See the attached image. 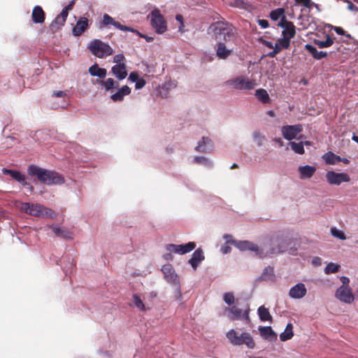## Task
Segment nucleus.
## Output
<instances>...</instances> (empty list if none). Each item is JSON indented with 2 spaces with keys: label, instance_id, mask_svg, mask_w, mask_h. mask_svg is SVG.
Masks as SVG:
<instances>
[{
  "label": "nucleus",
  "instance_id": "obj_1",
  "mask_svg": "<svg viewBox=\"0 0 358 358\" xmlns=\"http://www.w3.org/2000/svg\"><path fill=\"white\" fill-rule=\"evenodd\" d=\"M216 44V56L220 59H227L234 52L228 43L236 40V33L232 24L226 21H218L213 23L209 28Z\"/></svg>",
  "mask_w": 358,
  "mask_h": 358
},
{
  "label": "nucleus",
  "instance_id": "obj_2",
  "mask_svg": "<svg viewBox=\"0 0 358 358\" xmlns=\"http://www.w3.org/2000/svg\"><path fill=\"white\" fill-rule=\"evenodd\" d=\"M27 173L31 176H36L41 182L48 185H62L64 182V178L59 173L36 165H30L28 167Z\"/></svg>",
  "mask_w": 358,
  "mask_h": 358
},
{
  "label": "nucleus",
  "instance_id": "obj_3",
  "mask_svg": "<svg viewBox=\"0 0 358 358\" xmlns=\"http://www.w3.org/2000/svg\"><path fill=\"white\" fill-rule=\"evenodd\" d=\"M20 208L25 213L35 217L53 218L56 215L54 210L39 203H21Z\"/></svg>",
  "mask_w": 358,
  "mask_h": 358
},
{
  "label": "nucleus",
  "instance_id": "obj_4",
  "mask_svg": "<svg viewBox=\"0 0 358 358\" xmlns=\"http://www.w3.org/2000/svg\"><path fill=\"white\" fill-rule=\"evenodd\" d=\"M227 338L234 345H245L249 349H253L255 347V343L248 332H243L240 335L234 329H231L227 333Z\"/></svg>",
  "mask_w": 358,
  "mask_h": 358
},
{
  "label": "nucleus",
  "instance_id": "obj_5",
  "mask_svg": "<svg viewBox=\"0 0 358 358\" xmlns=\"http://www.w3.org/2000/svg\"><path fill=\"white\" fill-rule=\"evenodd\" d=\"M292 243V238L287 235H278L271 240L270 254H279L287 250Z\"/></svg>",
  "mask_w": 358,
  "mask_h": 358
},
{
  "label": "nucleus",
  "instance_id": "obj_6",
  "mask_svg": "<svg viewBox=\"0 0 358 358\" xmlns=\"http://www.w3.org/2000/svg\"><path fill=\"white\" fill-rule=\"evenodd\" d=\"M250 310L248 304L245 305L244 309H241L236 306L226 307L224 308V313L231 320H243L248 324L250 322L249 316Z\"/></svg>",
  "mask_w": 358,
  "mask_h": 358
},
{
  "label": "nucleus",
  "instance_id": "obj_7",
  "mask_svg": "<svg viewBox=\"0 0 358 358\" xmlns=\"http://www.w3.org/2000/svg\"><path fill=\"white\" fill-rule=\"evenodd\" d=\"M88 48L94 55L99 58L111 55L113 52V48L108 44L99 39L92 41Z\"/></svg>",
  "mask_w": 358,
  "mask_h": 358
},
{
  "label": "nucleus",
  "instance_id": "obj_8",
  "mask_svg": "<svg viewBox=\"0 0 358 358\" xmlns=\"http://www.w3.org/2000/svg\"><path fill=\"white\" fill-rule=\"evenodd\" d=\"M226 84L231 85L234 89L238 90H250L256 85L255 80H250L248 77L243 76L230 79L226 82Z\"/></svg>",
  "mask_w": 358,
  "mask_h": 358
},
{
  "label": "nucleus",
  "instance_id": "obj_9",
  "mask_svg": "<svg viewBox=\"0 0 358 358\" xmlns=\"http://www.w3.org/2000/svg\"><path fill=\"white\" fill-rule=\"evenodd\" d=\"M150 23L157 34H163L167 29L166 21L159 9H154L149 15Z\"/></svg>",
  "mask_w": 358,
  "mask_h": 358
},
{
  "label": "nucleus",
  "instance_id": "obj_10",
  "mask_svg": "<svg viewBox=\"0 0 358 358\" xmlns=\"http://www.w3.org/2000/svg\"><path fill=\"white\" fill-rule=\"evenodd\" d=\"M231 244L238 248L240 250H250L255 252L257 256L260 258H263L264 256L263 252L261 251L257 245L248 241H232Z\"/></svg>",
  "mask_w": 358,
  "mask_h": 358
},
{
  "label": "nucleus",
  "instance_id": "obj_11",
  "mask_svg": "<svg viewBox=\"0 0 358 358\" xmlns=\"http://www.w3.org/2000/svg\"><path fill=\"white\" fill-rule=\"evenodd\" d=\"M109 25H113L121 31H130V32H138L137 30L133 29L132 27L121 24L120 22L115 21L108 14H103V20L100 22V28L106 27Z\"/></svg>",
  "mask_w": 358,
  "mask_h": 358
},
{
  "label": "nucleus",
  "instance_id": "obj_12",
  "mask_svg": "<svg viewBox=\"0 0 358 358\" xmlns=\"http://www.w3.org/2000/svg\"><path fill=\"white\" fill-rule=\"evenodd\" d=\"M278 27L283 29L282 34L283 37L286 38L289 41L294 38L296 34V27L292 22L288 21L287 19H282L278 24Z\"/></svg>",
  "mask_w": 358,
  "mask_h": 358
},
{
  "label": "nucleus",
  "instance_id": "obj_13",
  "mask_svg": "<svg viewBox=\"0 0 358 358\" xmlns=\"http://www.w3.org/2000/svg\"><path fill=\"white\" fill-rule=\"evenodd\" d=\"M327 182L330 185H339L343 182H349L350 176L345 173H336L334 171H328L326 174Z\"/></svg>",
  "mask_w": 358,
  "mask_h": 358
},
{
  "label": "nucleus",
  "instance_id": "obj_14",
  "mask_svg": "<svg viewBox=\"0 0 358 358\" xmlns=\"http://www.w3.org/2000/svg\"><path fill=\"white\" fill-rule=\"evenodd\" d=\"M195 247L196 244L194 242H189L184 245L168 244L166 245V248L171 252H173L183 255L191 252L195 248Z\"/></svg>",
  "mask_w": 358,
  "mask_h": 358
},
{
  "label": "nucleus",
  "instance_id": "obj_15",
  "mask_svg": "<svg viewBox=\"0 0 358 358\" xmlns=\"http://www.w3.org/2000/svg\"><path fill=\"white\" fill-rule=\"evenodd\" d=\"M162 271L164 275L166 280L171 285H178L180 282L178 275L176 273L173 266L171 264H164L162 267Z\"/></svg>",
  "mask_w": 358,
  "mask_h": 358
},
{
  "label": "nucleus",
  "instance_id": "obj_16",
  "mask_svg": "<svg viewBox=\"0 0 358 358\" xmlns=\"http://www.w3.org/2000/svg\"><path fill=\"white\" fill-rule=\"evenodd\" d=\"M303 130L301 124L287 125L282 127V134L283 137L289 141L296 138L298 134Z\"/></svg>",
  "mask_w": 358,
  "mask_h": 358
},
{
  "label": "nucleus",
  "instance_id": "obj_17",
  "mask_svg": "<svg viewBox=\"0 0 358 358\" xmlns=\"http://www.w3.org/2000/svg\"><path fill=\"white\" fill-rule=\"evenodd\" d=\"M336 297L346 303H351L354 301V296L349 287L341 286L336 292Z\"/></svg>",
  "mask_w": 358,
  "mask_h": 358
},
{
  "label": "nucleus",
  "instance_id": "obj_18",
  "mask_svg": "<svg viewBox=\"0 0 358 358\" xmlns=\"http://www.w3.org/2000/svg\"><path fill=\"white\" fill-rule=\"evenodd\" d=\"M2 173L5 175L10 176L14 180L20 182L24 187L29 186L31 192L33 191V187L26 181L25 176L20 171L3 168L2 169Z\"/></svg>",
  "mask_w": 358,
  "mask_h": 358
},
{
  "label": "nucleus",
  "instance_id": "obj_19",
  "mask_svg": "<svg viewBox=\"0 0 358 358\" xmlns=\"http://www.w3.org/2000/svg\"><path fill=\"white\" fill-rule=\"evenodd\" d=\"M89 27V20L85 17H81L77 21L72 29V34L75 36H81Z\"/></svg>",
  "mask_w": 358,
  "mask_h": 358
},
{
  "label": "nucleus",
  "instance_id": "obj_20",
  "mask_svg": "<svg viewBox=\"0 0 358 358\" xmlns=\"http://www.w3.org/2000/svg\"><path fill=\"white\" fill-rule=\"evenodd\" d=\"M307 290L303 283H298L292 287L289 292V295L293 299H301L306 294Z\"/></svg>",
  "mask_w": 358,
  "mask_h": 358
},
{
  "label": "nucleus",
  "instance_id": "obj_21",
  "mask_svg": "<svg viewBox=\"0 0 358 358\" xmlns=\"http://www.w3.org/2000/svg\"><path fill=\"white\" fill-rule=\"evenodd\" d=\"M31 18L34 23L43 24L45 19V13L43 8L40 6H36L34 7Z\"/></svg>",
  "mask_w": 358,
  "mask_h": 358
},
{
  "label": "nucleus",
  "instance_id": "obj_22",
  "mask_svg": "<svg viewBox=\"0 0 358 358\" xmlns=\"http://www.w3.org/2000/svg\"><path fill=\"white\" fill-rule=\"evenodd\" d=\"M205 257L202 249H196L192 254V257L189 259V263L192 268L196 270L199 264L204 259Z\"/></svg>",
  "mask_w": 358,
  "mask_h": 358
},
{
  "label": "nucleus",
  "instance_id": "obj_23",
  "mask_svg": "<svg viewBox=\"0 0 358 358\" xmlns=\"http://www.w3.org/2000/svg\"><path fill=\"white\" fill-rule=\"evenodd\" d=\"M111 71L120 80L124 79L127 76V66L125 64L114 65L111 69Z\"/></svg>",
  "mask_w": 358,
  "mask_h": 358
},
{
  "label": "nucleus",
  "instance_id": "obj_24",
  "mask_svg": "<svg viewBox=\"0 0 358 358\" xmlns=\"http://www.w3.org/2000/svg\"><path fill=\"white\" fill-rule=\"evenodd\" d=\"M213 145L211 140L208 137H203L202 141L199 142L195 150L201 152H210L213 150Z\"/></svg>",
  "mask_w": 358,
  "mask_h": 358
},
{
  "label": "nucleus",
  "instance_id": "obj_25",
  "mask_svg": "<svg viewBox=\"0 0 358 358\" xmlns=\"http://www.w3.org/2000/svg\"><path fill=\"white\" fill-rule=\"evenodd\" d=\"M259 330L261 336L264 339L271 342L277 340V334L273 331L271 327H262Z\"/></svg>",
  "mask_w": 358,
  "mask_h": 358
},
{
  "label": "nucleus",
  "instance_id": "obj_26",
  "mask_svg": "<svg viewBox=\"0 0 358 358\" xmlns=\"http://www.w3.org/2000/svg\"><path fill=\"white\" fill-rule=\"evenodd\" d=\"M316 168L313 166L306 165L299 167L301 179L310 178L315 173Z\"/></svg>",
  "mask_w": 358,
  "mask_h": 358
},
{
  "label": "nucleus",
  "instance_id": "obj_27",
  "mask_svg": "<svg viewBox=\"0 0 358 358\" xmlns=\"http://www.w3.org/2000/svg\"><path fill=\"white\" fill-rule=\"evenodd\" d=\"M131 93V89L127 85L122 86L117 92L110 96V99L115 101H122L124 96L129 95Z\"/></svg>",
  "mask_w": 358,
  "mask_h": 358
},
{
  "label": "nucleus",
  "instance_id": "obj_28",
  "mask_svg": "<svg viewBox=\"0 0 358 358\" xmlns=\"http://www.w3.org/2000/svg\"><path fill=\"white\" fill-rule=\"evenodd\" d=\"M51 229L58 237H61L64 239H71L73 238V234L66 229L54 225L51 227Z\"/></svg>",
  "mask_w": 358,
  "mask_h": 358
},
{
  "label": "nucleus",
  "instance_id": "obj_29",
  "mask_svg": "<svg viewBox=\"0 0 358 358\" xmlns=\"http://www.w3.org/2000/svg\"><path fill=\"white\" fill-rule=\"evenodd\" d=\"M306 50H307L312 56L316 59H321L324 57H327L328 54L327 52L318 51L317 48L312 45L306 44L305 45Z\"/></svg>",
  "mask_w": 358,
  "mask_h": 358
},
{
  "label": "nucleus",
  "instance_id": "obj_30",
  "mask_svg": "<svg viewBox=\"0 0 358 358\" xmlns=\"http://www.w3.org/2000/svg\"><path fill=\"white\" fill-rule=\"evenodd\" d=\"M89 73L92 76H97L100 78H104L107 74L106 69L99 68V66L95 64L90 67Z\"/></svg>",
  "mask_w": 358,
  "mask_h": 358
},
{
  "label": "nucleus",
  "instance_id": "obj_31",
  "mask_svg": "<svg viewBox=\"0 0 358 358\" xmlns=\"http://www.w3.org/2000/svg\"><path fill=\"white\" fill-rule=\"evenodd\" d=\"M322 158L327 164H336L341 162V157L332 152L325 153Z\"/></svg>",
  "mask_w": 358,
  "mask_h": 358
},
{
  "label": "nucleus",
  "instance_id": "obj_32",
  "mask_svg": "<svg viewBox=\"0 0 358 358\" xmlns=\"http://www.w3.org/2000/svg\"><path fill=\"white\" fill-rule=\"evenodd\" d=\"M66 20L62 19L59 15L55 18V20L50 23V28L51 31L55 33L59 30L62 26L64 25Z\"/></svg>",
  "mask_w": 358,
  "mask_h": 358
},
{
  "label": "nucleus",
  "instance_id": "obj_33",
  "mask_svg": "<svg viewBox=\"0 0 358 358\" xmlns=\"http://www.w3.org/2000/svg\"><path fill=\"white\" fill-rule=\"evenodd\" d=\"M99 83L104 87L106 91H111L119 87V83L110 78L106 80H101Z\"/></svg>",
  "mask_w": 358,
  "mask_h": 358
},
{
  "label": "nucleus",
  "instance_id": "obj_34",
  "mask_svg": "<svg viewBox=\"0 0 358 358\" xmlns=\"http://www.w3.org/2000/svg\"><path fill=\"white\" fill-rule=\"evenodd\" d=\"M334 38L330 36L329 34L326 36V39L324 41L315 39L314 43L317 45L320 48H324L330 47L334 44Z\"/></svg>",
  "mask_w": 358,
  "mask_h": 358
},
{
  "label": "nucleus",
  "instance_id": "obj_35",
  "mask_svg": "<svg viewBox=\"0 0 358 358\" xmlns=\"http://www.w3.org/2000/svg\"><path fill=\"white\" fill-rule=\"evenodd\" d=\"M255 96L263 103H268L271 99L267 91L264 89H258L255 92Z\"/></svg>",
  "mask_w": 358,
  "mask_h": 358
},
{
  "label": "nucleus",
  "instance_id": "obj_36",
  "mask_svg": "<svg viewBox=\"0 0 358 358\" xmlns=\"http://www.w3.org/2000/svg\"><path fill=\"white\" fill-rule=\"evenodd\" d=\"M285 10L284 8H278L275 10H273L270 13L269 16H270L271 19L273 21H277L279 19H280V20H281L282 19H287L286 16L285 15Z\"/></svg>",
  "mask_w": 358,
  "mask_h": 358
},
{
  "label": "nucleus",
  "instance_id": "obj_37",
  "mask_svg": "<svg viewBox=\"0 0 358 358\" xmlns=\"http://www.w3.org/2000/svg\"><path fill=\"white\" fill-rule=\"evenodd\" d=\"M292 329V324L291 323H288L285 331L280 334V339L282 341H286L291 339L294 336Z\"/></svg>",
  "mask_w": 358,
  "mask_h": 358
},
{
  "label": "nucleus",
  "instance_id": "obj_38",
  "mask_svg": "<svg viewBox=\"0 0 358 358\" xmlns=\"http://www.w3.org/2000/svg\"><path fill=\"white\" fill-rule=\"evenodd\" d=\"M258 315L261 321H271L272 317L268 311V309L264 306L259 307Z\"/></svg>",
  "mask_w": 358,
  "mask_h": 358
},
{
  "label": "nucleus",
  "instance_id": "obj_39",
  "mask_svg": "<svg viewBox=\"0 0 358 358\" xmlns=\"http://www.w3.org/2000/svg\"><path fill=\"white\" fill-rule=\"evenodd\" d=\"M290 45V41H289L286 38H279L275 44L274 48H279V52L282 49H287Z\"/></svg>",
  "mask_w": 358,
  "mask_h": 358
},
{
  "label": "nucleus",
  "instance_id": "obj_40",
  "mask_svg": "<svg viewBox=\"0 0 358 358\" xmlns=\"http://www.w3.org/2000/svg\"><path fill=\"white\" fill-rule=\"evenodd\" d=\"M289 145H290L292 150L294 152L299 154V155H302L304 153V148H303V142L296 143V142L292 141L289 143Z\"/></svg>",
  "mask_w": 358,
  "mask_h": 358
},
{
  "label": "nucleus",
  "instance_id": "obj_41",
  "mask_svg": "<svg viewBox=\"0 0 358 358\" xmlns=\"http://www.w3.org/2000/svg\"><path fill=\"white\" fill-rule=\"evenodd\" d=\"M339 268L340 265L331 262L326 266L324 272L327 274L334 273L339 270Z\"/></svg>",
  "mask_w": 358,
  "mask_h": 358
},
{
  "label": "nucleus",
  "instance_id": "obj_42",
  "mask_svg": "<svg viewBox=\"0 0 358 358\" xmlns=\"http://www.w3.org/2000/svg\"><path fill=\"white\" fill-rule=\"evenodd\" d=\"M194 162L203 164L208 167H211L213 166L212 162L205 157H195L194 158Z\"/></svg>",
  "mask_w": 358,
  "mask_h": 358
},
{
  "label": "nucleus",
  "instance_id": "obj_43",
  "mask_svg": "<svg viewBox=\"0 0 358 358\" xmlns=\"http://www.w3.org/2000/svg\"><path fill=\"white\" fill-rule=\"evenodd\" d=\"M133 303H134V306L136 308H138V309H140L141 310H145L144 303H143L142 300L137 294H134L133 296Z\"/></svg>",
  "mask_w": 358,
  "mask_h": 358
},
{
  "label": "nucleus",
  "instance_id": "obj_44",
  "mask_svg": "<svg viewBox=\"0 0 358 358\" xmlns=\"http://www.w3.org/2000/svg\"><path fill=\"white\" fill-rule=\"evenodd\" d=\"M223 300L227 305L231 306L235 301L234 294L231 292L225 293L223 296Z\"/></svg>",
  "mask_w": 358,
  "mask_h": 358
},
{
  "label": "nucleus",
  "instance_id": "obj_45",
  "mask_svg": "<svg viewBox=\"0 0 358 358\" xmlns=\"http://www.w3.org/2000/svg\"><path fill=\"white\" fill-rule=\"evenodd\" d=\"M263 276L266 279H271L274 277V269L272 266H266L263 272Z\"/></svg>",
  "mask_w": 358,
  "mask_h": 358
},
{
  "label": "nucleus",
  "instance_id": "obj_46",
  "mask_svg": "<svg viewBox=\"0 0 358 358\" xmlns=\"http://www.w3.org/2000/svg\"><path fill=\"white\" fill-rule=\"evenodd\" d=\"M296 3L300 6H302L307 8H311L314 3L312 1V0H294Z\"/></svg>",
  "mask_w": 358,
  "mask_h": 358
},
{
  "label": "nucleus",
  "instance_id": "obj_47",
  "mask_svg": "<svg viewBox=\"0 0 358 358\" xmlns=\"http://www.w3.org/2000/svg\"><path fill=\"white\" fill-rule=\"evenodd\" d=\"M254 140L257 143L258 145H262L264 136L259 131H255L252 134Z\"/></svg>",
  "mask_w": 358,
  "mask_h": 358
},
{
  "label": "nucleus",
  "instance_id": "obj_48",
  "mask_svg": "<svg viewBox=\"0 0 358 358\" xmlns=\"http://www.w3.org/2000/svg\"><path fill=\"white\" fill-rule=\"evenodd\" d=\"M331 232L334 237L338 238L341 240H345L346 238L344 233L338 230L336 228H331Z\"/></svg>",
  "mask_w": 358,
  "mask_h": 358
},
{
  "label": "nucleus",
  "instance_id": "obj_49",
  "mask_svg": "<svg viewBox=\"0 0 358 358\" xmlns=\"http://www.w3.org/2000/svg\"><path fill=\"white\" fill-rule=\"evenodd\" d=\"M125 57L123 54H117L113 57V62L116 64H122L124 63Z\"/></svg>",
  "mask_w": 358,
  "mask_h": 358
},
{
  "label": "nucleus",
  "instance_id": "obj_50",
  "mask_svg": "<svg viewBox=\"0 0 358 358\" xmlns=\"http://www.w3.org/2000/svg\"><path fill=\"white\" fill-rule=\"evenodd\" d=\"M172 286L176 287L175 295H174L175 299L177 300L181 299H182V293H181V289H180V282H178V285H173Z\"/></svg>",
  "mask_w": 358,
  "mask_h": 358
},
{
  "label": "nucleus",
  "instance_id": "obj_51",
  "mask_svg": "<svg viewBox=\"0 0 358 358\" xmlns=\"http://www.w3.org/2000/svg\"><path fill=\"white\" fill-rule=\"evenodd\" d=\"M145 80L142 78H139V79L136 82L135 88L138 90L142 89L145 85Z\"/></svg>",
  "mask_w": 358,
  "mask_h": 358
},
{
  "label": "nucleus",
  "instance_id": "obj_52",
  "mask_svg": "<svg viewBox=\"0 0 358 358\" xmlns=\"http://www.w3.org/2000/svg\"><path fill=\"white\" fill-rule=\"evenodd\" d=\"M257 23L263 29H266L269 26L268 20L264 19L258 20Z\"/></svg>",
  "mask_w": 358,
  "mask_h": 358
},
{
  "label": "nucleus",
  "instance_id": "obj_53",
  "mask_svg": "<svg viewBox=\"0 0 358 358\" xmlns=\"http://www.w3.org/2000/svg\"><path fill=\"white\" fill-rule=\"evenodd\" d=\"M129 79L132 82H136L139 79L138 73L137 72H131L129 74Z\"/></svg>",
  "mask_w": 358,
  "mask_h": 358
},
{
  "label": "nucleus",
  "instance_id": "obj_54",
  "mask_svg": "<svg viewBox=\"0 0 358 358\" xmlns=\"http://www.w3.org/2000/svg\"><path fill=\"white\" fill-rule=\"evenodd\" d=\"M332 29L338 35H342L343 36V35H345V30L342 27H332Z\"/></svg>",
  "mask_w": 358,
  "mask_h": 358
},
{
  "label": "nucleus",
  "instance_id": "obj_55",
  "mask_svg": "<svg viewBox=\"0 0 358 358\" xmlns=\"http://www.w3.org/2000/svg\"><path fill=\"white\" fill-rule=\"evenodd\" d=\"M278 53H279V48H274V49H273V50L271 52H269L266 55V56L270 58H273V57H275L276 56V55H278Z\"/></svg>",
  "mask_w": 358,
  "mask_h": 358
},
{
  "label": "nucleus",
  "instance_id": "obj_56",
  "mask_svg": "<svg viewBox=\"0 0 358 358\" xmlns=\"http://www.w3.org/2000/svg\"><path fill=\"white\" fill-rule=\"evenodd\" d=\"M69 11L68 10L65 9L64 8L62 9V12L60 13V14H59V15L62 18L64 19V20H66V18L69 15Z\"/></svg>",
  "mask_w": 358,
  "mask_h": 358
},
{
  "label": "nucleus",
  "instance_id": "obj_57",
  "mask_svg": "<svg viewBox=\"0 0 358 358\" xmlns=\"http://www.w3.org/2000/svg\"><path fill=\"white\" fill-rule=\"evenodd\" d=\"M341 282L343 284L341 286L349 287L350 280H349V278L348 277L342 276L341 278Z\"/></svg>",
  "mask_w": 358,
  "mask_h": 358
},
{
  "label": "nucleus",
  "instance_id": "obj_58",
  "mask_svg": "<svg viewBox=\"0 0 358 358\" xmlns=\"http://www.w3.org/2000/svg\"><path fill=\"white\" fill-rule=\"evenodd\" d=\"M52 95L56 97H64L66 95V94L64 91H57L54 92Z\"/></svg>",
  "mask_w": 358,
  "mask_h": 358
},
{
  "label": "nucleus",
  "instance_id": "obj_59",
  "mask_svg": "<svg viewBox=\"0 0 358 358\" xmlns=\"http://www.w3.org/2000/svg\"><path fill=\"white\" fill-rule=\"evenodd\" d=\"M244 2L242 0H235L233 6L237 8H243Z\"/></svg>",
  "mask_w": 358,
  "mask_h": 358
},
{
  "label": "nucleus",
  "instance_id": "obj_60",
  "mask_svg": "<svg viewBox=\"0 0 358 358\" xmlns=\"http://www.w3.org/2000/svg\"><path fill=\"white\" fill-rule=\"evenodd\" d=\"M262 43L267 48H271V49H274V45L273 44L272 42L271 41H266V40H263L262 41Z\"/></svg>",
  "mask_w": 358,
  "mask_h": 358
},
{
  "label": "nucleus",
  "instance_id": "obj_61",
  "mask_svg": "<svg viewBox=\"0 0 358 358\" xmlns=\"http://www.w3.org/2000/svg\"><path fill=\"white\" fill-rule=\"evenodd\" d=\"M296 250H297V248L294 246V247H288L287 248V250L288 251V253L292 255H295L296 253Z\"/></svg>",
  "mask_w": 358,
  "mask_h": 358
},
{
  "label": "nucleus",
  "instance_id": "obj_62",
  "mask_svg": "<svg viewBox=\"0 0 358 358\" xmlns=\"http://www.w3.org/2000/svg\"><path fill=\"white\" fill-rule=\"evenodd\" d=\"M231 251V247L229 245H224L221 248V252L223 254H227Z\"/></svg>",
  "mask_w": 358,
  "mask_h": 358
},
{
  "label": "nucleus",
  "instance_id": "obj_63",
  "mask_svg": "<svg viewBox=\"0 0 358 358\" xmlns=\"http://www.w3.org/2000/svg\"><path fill=\"white\" fill-rule=\"evenodd\" d=\"M224 238L226 240V242L227 243H231V241H233L231 235H230V234H225L224 236Z\"/></svg>",
  "mask_w": 358,
  "mask_h": 358
},
{
  "label": "nucleus",
  "instance_id": "obj_64",
  "mask_svg": "<svg viewBox=\"0 0 358 358\" xmlns=\"http://www.w3.org/2000/svg\"><path fill=\"white\" fill-rule=\"evenodd\" d=\"M73 5H74V1H71L66 6L64 7V8L68 10H71L73 9Z\"/></svg>",
  "mask_w": 358,
  "mask_h": 358
}]
</instances>
